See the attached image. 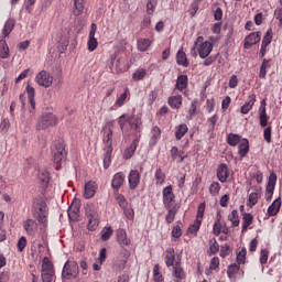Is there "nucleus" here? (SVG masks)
Returning a JSON list of instances; mask_svg holds the SVG:
<instances>
[{"label":"nucleus","mask_w":282,"mask_h":282,"mask_svg":"<svg viewBox=\"0 0 282 282\" xmlns=\"http://www.w3.org/2000/svg\"><path fill=\"white\" fill-rule=\"evenodd\" d=\"M118 124L123 133V135H135V139L132 141L130 147L124 150L123 158L124 160H131L138 149L140 142V131H142V119L140 116H127L121 115L118 119Z\"/></svg>","instance_id":"1"},{"label":"nucleus","mask_w":282,"mask_h":282,"mask_svg":"<svg viewBox=\"0 0 282 282\" xmlns=\"http://www.w3.org/2000/svg\"><path fill=\"white\" fill-rule=\"evenodd\" d=\"M32 215L39 224L47 226V216L50 215L47 209V203L43 198H35L33 200Z\"/></svg>","instance_id":"2"},{"label":"nucleus","mask_w":282,"mask_h":282,"mask_svg":"<svg viewBox=\"0 0 282 282\" xmlns=\"http://www.w3.org/2000/svg\"><path fill=\"white\" fill-rule=\"evenodd\" d=\"M204 41V36H198L197 40L194 43V47L192 48V55L198 56L200 58H208L210 56V52H213V43L208 41Z\"/></svg>","instance_id":"3"},{"label":"nucleus","mask_w":282,"mask_h":282,"mask_svg":"<svg viewBox=\"0 0 282 282\" xmlns=\"http://www.w3.org/2000/svg\"><path fill=\"white\" fill-rule=\"evenodd\" d=\"M86 217L88 219L87 228L90 231L96 230L98 228V224H100V217L98 216V207L94 203H89L86 205Z\"/></svg>","instance_id":"4"},{"label":"nucleus","mask_w":282,"mask_h":282,"mask_svg":"<svg viewBox=\"0 0 282 282\" xmlns=\"http://www.w3.org/2000/svg\"><path fill=\"white\" fill-rule=\"evenodd\" d=\"M41 279L42 282L54 281V264H52V261L47 257L42 260Z\"/></svg>","instance_id":"5"},{"label":"nucleus","mask_w":282,"mask_h":282,"mask_svg":"<svg viewBox=\"0 0 282 282\" xmlns=\"http://www.w3.org/2000/svg\"><path fill=\"white\" fill-rule=\"evenodd\" d=\"M56 124H58V119L54 116V113H44L37 120L36 129L42 131Z\"/></svg>","instance_id":"6"},{"label":"nucleus","mask_w":282,"mask_h":282,"mask_svg":"<svg viewBox=\"0 0 282 282\" xmlns=\"http://www.w3.org/2000/svg\"><path fill=\"white\" fill-rule=\"evenodd\" d=\"M53 162L55 164H58V166H61L63 164V162H65V160L67 159V151H65V144L62 142H57L53 150Z\"/></svg>","instance_id":"7"},{"label":"nucleus","mask_w":282,"mask_h":282,"mask_svg":"<svg viewBox=\"0 0 282 282\" xmlns=\"http://www.w3.org/2000/svg\"><path fill=\"white\" fill-rule=\"evenodd\" d=\"M102 142L105 144V151H107V156L109 158L113 151V129L111 126L104 128Z\"/></svg>","instance_id":"8"},{"label":"nucleus","mask_w":282,"mask_h":282,"mask_svg":"<svg viewBox=\"0 0 282 282\" xmlns=\"http://www.w3.org/2000/svg\"><path fill=\"white\" fill-rule=\"evenodd\" d=\"M76 276H78V263L76 261H67L64 264L62 278L69 280L76 279Z\"/></svg>","instance_id":"9"},{"label":"nucleus","mask_w":282,"mask_h":282,"mask_svg":"<svg viewBox=\"0 0 282 282\" xmlns=\"http://www.w3.org/2000/svg\"><path fill=\"white\" fill-rule=\"evenodd\" d=\"M35 83L40 87H44L47 89L48 87H52V84L54 83V77L50 75L47 70H41L35 76Z\"/></svg>","instance_id":"10"},{"label":"nucleus","mask_w":282,"mask_h":282,"mask_svg":"<svg viewBox=\"0 0 282 282\" xmlns=\"http://www.w3.org/2000/svg\"><path fill=\"white\" fill-rule=\"evenodd\" d=\"M129 261V251L123 249L117 257L113 263V268L117 272H122L127 268V262Z\"/></svg>","instance_id":"11"},{"label":"nucleus","mask_w":282,"mask_h":282,"mask_svg":"<svg viewBox=\"0 0 282 282\" xmlns=\"http://www.w3.org/2000/svg\"><path fill=\"white\" fill-rule=\"evenodd\" d=\"M175 194L173 193V186L169 185L163 188V205L165 208H171V206H175Z\"/></svg>","instance_id":"12"},{"label":"nucleus","mask_w":282,"mask_h":282,"mask_svg":"<svg viewBox=\"0 0 282 282\" xmlns=\"http://www.w3.org/2000/svg\"><path fill=\"white\" fill-rule=\"evenodd\" d=\"M274 186H276V174L271 173L269 176V182L265 189V199L267 202L272 200V195H274Z\"/></svg>","instance_id":"13"},{"label":"nucleus","mask_w":282,"mask_h":282,"mask_svg":"<svg viewBox=\"0 0 282 282\" xmlns=\"http://www.w3.org/2000/svg\"><path fill=\"white\" fill-rule=\"evenodd\" d=\"M128 182L130 191H135L140 185V172L138 170H131L128 175Z\"/></svg>","instance_id":"14"},{"label":"nucleus","mask_w":282,"mask_h":282,"mask_svg":"<svg viewBox=\"0 0 282 282\" xmlns=\"http://www.w3.org/2000/svg\"><path fill=\"white\" fill-rule=\"evenodd\" d=\"M96 30H98V26L96 25V23H93L90 26L89 40H88L89 52H94L96 47H98V40H96Z\"/></svg>","instance_id":"15"},{"label":"nucleus","mask_w":282,"mask_h":282,"mask_svg":"<svg viewBox=\"0 0 282 282\" xmlns=\"http://www.w3.org/2000/svg\"><path fill=\"white\" fill-rule=\"evenodd\" d=\"M96 191H98V184L94 181L87 182L84 187V197L86 199H91V197L96 195Z\"/></svg>","instance_id":"16"},{"label":"nucleus","mask_w":282,"mask_h":282,"mask_svg":"<svg viewBox=\"0 0 282 282\" xmlns=\"http://www.w3.org/2000/svg\"><path fill=\"white\" fill-rule=\"evenodd\" d=\"M261 41V33L253 32L245 39V50H250L252 45H257Z\"/></svg>","instance_id":"17"},{"label":"nucleus","mask_w":282,"mask_h":282,"mask_svg":"<svg viewBox=\"0 0 282 282\" xmlns=\"http://www.w3.org/2000/svg\"><path fill=\"white\" fill-rule=\"evenodd\" d=\"M23 228L26 235H36V230H39V224H36V220L29 218L23 221Z\"/></svg>","instance_id":"18"},{"label":"nucleus","mask_w":282,"mask_h":282,"mask_svg":"<svg viewBox=\"0 0 282 282\" xmlns=\"http://www.w3.org/2000/svg\"><path fill=\"white\" fill-rule=\"evenodd\" d=\"M229 175L230 173L228 172V165H226V163L220 164L217 169V178L219 182H221V184H226Z\"/></svg>","instance_id":"19"},{"label":"nucleus","mask_w":282,"mask_h":282,"mask_svg":"<svg viewBox=\"0 0 282 282\" xmlns=\"http://www.w3.org/2000/svg\"><path fill=\"white\" fill-rule=\"evenodd\" d=\"M124 180H126L124 173L122 172L116 173L112 177V183H111V187L113 188V191L119 192L122 184H124Z\"/></svg>","instance_id":"20"},{"label":"nucleus","mask_w":282,"mask_h":282,"mask_svg":"<svg viewBox=\"0 0 282 282\" xmlns=\"http://www.w3.org/2000/svg\"><path fill=\"white\" fill-rule=\"evenodd\" d=\"M259 120H260V127L262 128L268 127V120H270V117H268V112H265V100L261 101V105L259 108Z\"/></svg>","instance_id":"21"},{"label":"nucleus","mask_w":282,"mask_h":282,"mask_svg":"<svg viewBox=\"0 0 282 282\" xmlns=\"http://www.w3.org/2000/svg\"><path fill=\"white\" fill-rule=\"evenodd\" d=\"M254 102H257V95L254 94L249 95L247 101L240 109L241 113L243 115L250 113V111H252V107H254Z\"/></svg>","instance_id":"22"},{"label":"nucleus","mask_w":282,"mask_h":282,"mask_svg":"<svg viewBox=\"0 0 282 282\" xmlns=\"http://www.w3.org/2000/svg\"><path fill=\"white\" fill-rule=\"evenodd\" d=\"M68 217L72 221H78V217L80 214V205L78 203H73L69 207H68Z\"/></svg>","instance_id":"23"},{"label":"nucleus","mask_w":282,"mask_h":282,"mask_svg":"<svg viewBox=\"0 0 282 282\" xmlns=\"http://www.w3.org/2000/svg\"><path fill=\"white\" fill-rule=\"evenodd\" d=\"M167 215L165 216V221L167 224H173L175 221V216L177 215V210H180V204H174V206L166 207Z\"/></svg>","instance_id":"24"},{"label":"nucleus","mask_w":282,"mask_h":282,"mask_svg":"<svg viewBox=\"0 0 282 282\" xmlns=\"http://www.w3.org/2000/svg\"><path fill=\"white\" fill-rule=\"evenodd\" d=\"M250 151V142L248 139H242L238 144V153L240 158H246Z\"/></svg>","instance_id":"25"},{"label":"nucleus","mask_w":282,"mask_h":282,"mask_svg":"<svg viewBox=\"0 0 282 282\" xmlns=\"http://www.w3.org/2000/svg\"><path fill=\"white\" fill-rule=\"evenodd\" d=\"M279 210H281V197L273 200V203L268 208L269 217H274L279 215Z\"/></svg>","instance_id":"26"},{"label":"nucleus","mask_w":282,"mask_h":282,"mask_svg":"<svg viewBox=\"0 0 282 282\" xmlns=\"http://www.w3.org/2000/svg\"><path fill=\"white\" fill-rule=\"evenodd\" d=\"M117 241L121 246H129L131 243V240L127 237V230L122 228L117 230Z\"/></svg>","instance_id":"27"},{"label":"nucleus","mask_w":282,"mask_h":282,"mask_svg":"<svg viewBox=\"0 0 282 282\" xmlns=\"http://www.w3.org/2000/svg\"><path fill=\"white\" fill-rule=\"evenodd\" d=\"M0 58H10V47L3 37L0 39Z\"/></svg>","instance_id":"28"},{"label":"nucleus","mask_w":282,"mask_h":282,"mask_svg":"<svg viewBox=\"0 0 282 282\" xmlns=\"http://www.w3.org/2000/svg\"><path fill=\"white\" fill-rule=\"evenodd\" d=\"M175 264V249L170 248L165 251V265L171 268Z\"/></svg>","instance_id":"29"},{"label":"nucleus","mask_w":282,"mask_h":282,"mask_svg":"<svg viewBox=\"0 0 282 282\" xmlns=\"http://www.w3.org/2000/svg\"><path fill=\"white\" fill-rule=\"evenodd\" d=\"M137 45L139 52H149V48L153 45V41L150 39H140Z\"/></svg>","instance_id":"30"},{"label":"nucleus","mask_w":282,"mask_h":282,"mask_svg":"<svg viewBox=\"0 0 282 282\" xmlns=\"http://www.w3.org/2000/svg\"><path fill=\"white\" fill-rule=\"evenodd\" d=\"M188 87V76L180 75L176 79V89L184 91Z\"/></svg>","instance_id":"31"},{"label":"nucleus","mask_w":282,"mask_h":282,"mask_svg":"<svg viewBox=\"0 0 282 282\" xmlns=\"http://www.w3.org/2000/svg\"><path fill=\"white\" fill-rule=\"evenodd\" d=\"M83 10H85V0H74V17H80V14H83Z\"/></svg>","instance_id":"32"},{"label":"nucleus","mask_w":282,"mask_h":282,"mask_svg":"<svg viewBox=\"0 0 282 282\" xmlns=\"http://www.w3.org/2000/svg\"><path fill=\"white\" fill-rule=\"evenodd\" d=\"M154 180L156 186H163L164 182H166V174L162 172V167L156 169Z\"/></svg>","instance_id":"33"},{"label":"nucleus","mask_w":282,"mask_h":282,"mask_svg":"<svg viewBox=\"0 0 282 282\" xmlns=\"http://www.w3.org/2000/svg\"><path fill=\"white\" fill-rule=\"evenodd\" d=\"M186 133H188V126H186V123H181L176 127L175 139L182 140Z\"/></svg>","instance_id":"34"},{"label":"nucleus","mask_w":282,"mask_h":282,"mask_svg":"<svg viewBox=\"0 0 282 282\" xmlns=\"http://www.w3.org/2000/svg\"><path fill=\"white\" fill-rule=\"evenodd\" d=\"M37 180L42 182L43 186H47V184H50V172H47V170L45 169L40 170L37 174Z\"/></svg>","instance_id":"35"},{"label":"nucleus","mask_w":282,"mask_h":282,"mask_svg":"<svg viewBox=\"0 0 282 282\" xmlns=\"http://www.w3.org/2000/svg\"><path fill=\"white\" fill-rule=\"evenodd\" d=\"M182 95H176L169 98V105L173 109H180V107H182Z\"/></svg>","instance_id":"36"},{"label":"nucleus","mask_w":282,"mask_h":282,"mask_svg":"<svg viewBox=\"0 0 282 282\" xmlns=\"http://www.w3.org/2000/svg\"><path fill=\"white\" fill-rule=\"evenodd\" d=\"M14 24L15 22L13 19H8L7 22L4 23L2 34H4V36H10V34L14 30Z\"/></svg>","instance_id":"37"},{"label":"nucleus","mask_w":282,"mask_h":282,"mask_svg":"<svg viewBox=\"0 0 282 282\" xmlns=\"http://www.w3.org/2000/svg\"><path fill=\"white\" fill-rule=\"evenodd\" d=\"M176 63L177 65H182L183 67H188V59L186 58V53L184 51L177 52Z\"/></svg>","instance_id":"38"},{"label":"nucleus","mask_w":282,"mask_h":282,"mask_svg":"<svg viewBox=\"0 0 282 282\" xmlns=\"http://www.w3.org/2000/svg\"><path fill=\"white\" fill-rule=\"evenodd\" d=\"M252 219H254L252 214H243V216H242V232H246L248 230V227H250L252 225Z\"/></svg>","instance_id":"39"},{"label":"nucleus","mask_w":282,"mask_h":282,"mask_svg":"<svg viewBox=\"0 0 282 282\" xmlns=\"http://www.w3.org/2000/svg\"><path fill=\"white\" fill-rule=\"evenodd\" d=\"M151 140L150 144L154 147V144H158V140H160V135H162V131L158 127H153L151 131Z\"/></svg>","instance_id":"40"},{"label":"nucleus","mask_w":282,"mask_h":282,"mask_svg":"<svg viewBox=\"0 0 282 282\" xmlns=\"http://www.w3.org/2000/svg\"><path fill=\"white\" fill-rule=\"evenodd\" d=\"M173 274L176 279H186V273H184V269L182 268V264L175 263L174 264V271Z\"/></svg>","instance_id":"41"},{"label":"nucleus","mask_w":282,"mask_h":282,"mask_svg":"<svg viewBox=\"0 0 282 282\" xmlns=\"http://www.w3.org/2000/svg\"><path fill=\"white\" fill-rule=\"evenodd\" d=\"M241 141V137L239 134L230 133L227 137V142L229 147H237Z\"/></svg>","instance_id":"42"},{"label":"nucleus","mask_w":282,"mask_h":282,"mask_svg":"<svg viewBox=\"0 0 282 282\" xmlns=\"http://www.w3.org/2000/svg\"><path fill=\"white\" fill-rule=\"evenodd\" d=\"M202 226V219H196L192 226L187 229L188 235H197L199 227Z\"/></svg>","instance_id":"43"},{"label":"nucleus","mask_w":282,"mask_h":282,"mask_svg":"<svg viewBox=\"0 0 282 282\" xmlns=\"http://www.w3.org/2000/svg\"><path fill=\"white\" fill-rule=\"evenodd\" d=\"M129 97V88L124 89V93L121 94L118 99L115 102L116 107H122V105H124V102L127 101V98Z\"/></svg>","instance_id":"44"},{"label":"nucleus","mask_w":282,"mask_h":282,"mask_svg":"<svg viewBox=\"0 0 282 282\" xmlns=\"http://www.w3.org/2000/svg\"><path fill=\"white\" fill-rule=\"evenodd\" d=\"M228 219H229V221H231V226H234V227L239 226V213L236 209H234L229 214Z\"/></svg>","instance_id":"45"},{"label":"nucleus","mask_w":282,"mask_h":282,"mask_svg":"<svg viewBox=\"0 0 282 282\" xmlns=\"http://www.w3.org/2000/svg\"><path fill=\"white\" fill-rule=\"evenodd\" d=\"M268 67H270V62L268 59H263L260 66L259 78H265V76L268 75V72L265 69H268Z\"/></svg>","instance_id":"46"},{"label":"nucleus","mask_w":282,"mask_h":282,"mask_svg":"<svg viewBox=\"0 0 282 282\" xmlns=\"http://www.w3.org/2000/svg\"><path fill=\"white\" fill-rule=\"evenodd\" d=\"M246 254H248V251L246 250V248H242L236 258L238 265H243V263H246Z\"/></svg>","instance_id":"47"},{"label":"nucleus","mask_w":282,"mask_h":282,"mask_svg":"<svg viewBox=\"0 0 282 282\" xmlns=\"http://www.w3.org/2000/svg\"><path fill=\"white\" fill-rule=\"evenodd\" d=\"M209 252L212 254H217V252H219V243L217 242V239H215V238L209 240Z\"/></svg>","instance_id":"48"},{"label":"nucleus","mask_w":282,"mask_h":282,"mask_svg":"<svg viewBox=\"0 0 282 282\" xmlns=\"http://www.w3.org/2000/svg\"><path fill=\"white\" fill-rule=\"evenodd\" d=\"M213 232L216 237H219V235H221V216L219 215L217 220L214 224Z\"/></svg>","instance_id":"49"},{"label":"nucleus","mask_w":282,"mask_h":282,"mask_svg":"<svg viewBox=\"0 0 282 282\" xmlns=\"http://www.w3.org/2000/svg\"><path fill=\"white\" fill-rule=\"evenodd\" d=\"M144 76H147V69L139 68L133 73L132 78L133 80H143Z\"/></svg>","instance_id":"50"},{"label":"nucleus","mask_w":282,"mask_h":282,"mask_svg":"<svg viewBox=\"0 0 282 282\" xmlns=\"http://www.w3.org/2000/svg\"><path fill=\"white\" fill-rule=\"evenodd\" d=\"M111 235H113V229L111 227L104 228L101 231V240L109 241V239L111 238Z\"/></svg>","instance_id":"51"},{"label":"nucleus","mask_w":282,"mask_h":282,"mask_svg":"<svg viewBox=\"0 0 282 282\" xmlns=\"http://www.w3.org/2000/svg\"><path fill=\"white\" fill-rule=\"evenodd\" d=\"M219 191H221V185H219V182H213L209 186L210 195H219Z\"/></svg>","instance_id":"52"},{"label":"nucleus","mask_w":282,"mask_h":282,"mask_svg":"<svg viewBox=\"0 0 282 282\" xmlns=\"http://www.w3.org/2000/svg\"><path fill=\"white\" fill-rule=\"evenodd\" d=\"M155 6H158V0H148L147 14H153L155 12Z\"/></svg>","instance_id":"53"},{"label":"nucleus","mask_w":282,"mask_h":282,"mask_svg":"<svg viewBox=\"0 0 282 282\" xmlns=\"http://www.w3.org/2000/svg\"><path fill=\"white\" fill-rule=\"evenodd\" d=\"M237 272H239V265L234 263L228 267L227 275L229 279H232V276H235V274H237Z\"/></svg>","instance_id":"54"},{"label":"nucleus","mask_w":282,"mask_h":282,"mask_svg":"<svg viewBox=\"0 0 282 282\" xmlns=\"http://www.w3.org/2000/svg\"><path fill=\"white\" fill-rule=\"evenodd\" d=\"M259 202V194L258 193H251L249 195V206L252 208V206H257V203Z\"/></svg>","instance_id":"55"},{"label":"nucleus","mask_w":282,"mask_h":282,"mask_svg":"<svg viewBox=\"0 0 282 282\" xmlns=\"http://www.w3.org/2000/svg\"><path fill=\"white\" fill-rule=\"evenodd\" d=\"M206 210V203H200L197 209V216L196 219H204V213Z\"/></svg>","instance_id":"56"},{"label":"nucleus","mask_w":282,"mask_h":282,"mask_svg":"<svg viewBox=\"0 0 282 282\" xmlns=\"http://www.w3.org/2000/svg\"><path fill=\"white\" fill-rule=\"evenodd\" d=\"M263 138H264L265 142H268L269 144H270V142H272V127H268L264 129Z\"/></svg>","instance_id":"57"},{"label":"nucleus","mask_w":282,"mask_h":282,"mask_svg":"<svg viewBox=\"0 0 282 282\" xmlns=\"http://www.w3.org/2000/svg\"><path fill=\"white\" fill-rule=\"evenodd\" d=\"M122 209H123V213H124L127 219L133 220V217L135 215L133 209L131 207H129V205H126V207Z\"/></svg>","instance_id":"58"},{"label":"nucleus","mask_w":282,"mask_h":282,"mask_svg":"<svg viewBox=\"0 0 282 282\" xmlns=\"http://www.w3.org/2000/svg\"><path fill=\"white\" fill-rule=\"evenodd\" d=\"M272 43V35L270 34V31L267 32V34L262 39V50L263 47H268Z\"/></svg>","instance_id":"59"},{"label":"nucleus","mask_w":282,"mask_h":282,"mask_svg":"<svg viewBox=\"0 0 282 282\" xmlns=\"http://www.w3.org/2000/svg\"><path fill=\"white\" fill-rule=\"evenodd\" d=\"M268 254H270V252L268 251V249H262L261 253H260V263L263 265L265 263H268Z\"/></svg>","instance_id":"60"},{"label":"nucleus","mask_w":282,"mask_h":282,"mask_svg":"<svg viewBox=\"0 0 282 282\" xmlns=\"http://www.w3.org/2000/svg\"><path fill=\"white\" fill-rule=\"evenodd\" d=\"M25 246H28V239H25V237H21L18 241V250L23 252V250H25Z\"/></svg>","instance_id":"61"},{"label":"nucleus","mask_w":282,"mask_h":282,"mask_svg":"<svg viewBox=\"0 0 282 282\" xmlns=\"http://www.w3.org/2000/svg\"><path fill=\"white\" fill-rule=\"evenodd\" d=\"M116 199H117V202H118L120 208H127L128 204H127V199H124V196H123V195L118 194V195L116 196Z\"/></svg>","instance_id":"62"},{"label":"nucleus","mask_w":282,"mask_h":282,"mask_svg":"<svg viewBox=\"0 0 282 282\" xmlns=\"http://www.w3.org/2000/svg\"><path fill=\"white\" fill-rule=\"evenodd\" d=\"M0 129L2 133H8V129H10V120L3 119L0 123Z\"/></svg>","instance_id":"63"},{"label":"nucleus","mask_w":282,"mask_h":282,"mask_svg":"<svg viewBox=\"0 0 282 282\" xmlns=\"http://www.w3.org/2000/svg\"><path fill=\"white\" fill-rule=\"evenodd\" d=\"M25 90L29 96V100H32V98H34V94H35L34 87H32L30 84H28Z\"/></svg>","instance_id":"64"}]
</instances>
